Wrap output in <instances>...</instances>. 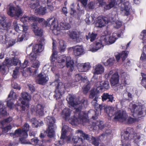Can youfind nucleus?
Returning <instances> with one entry per match:
<instances>
[{"mask_svg": "<svg viewBox=\"0 0 146 146\" xmlns=\"http://www.w3.org/2000/svg\"><path fill=\"white\" fill-rule=\"evenodd\" d=\"M69 105V106L74 108L75 110L74 117L69 119L70 114V110L68 108H65L62 111V115L66 120H69L72 125H77L83 122L88 121V114L81 111L82 108L86 107L88 104V101L83 99L76 101L71 96H68L66 99Z\"/></svg>", "mask_w": 146, "mask_h": 146, "instance_id": "nucleus-1", "label": "nucleus"}, {"mask_svg": "<svg viewBox=\"0 0 146 146\" xmlns=\"http://www.w3.org/2000/svg\"><path fill=\"white\" fill-rule=\"evenodd\" d=\"M53 40V53L50 57V60L52 62L56 60L57 62H52L51 63V69L52 71L54 72L56 68V66L59 68L63 67L66 64L68 68H70L71 71L74 69V62L72 60H71L70 57H66L64 55H61L57 56V53L54 50L56 46V42L55 40Z\"/></svg>", "mask_w": 146, "mask_h": 146, "instance_id": "nucleus-2", "label": "nucleus"}, {"mask_svg": "<svg viewBox=\"0 0 146 146\" xmlns=\"http://www.w3.org/2000/svg\"><path fill=\"white\" fill-rule=\"evenodd\" d=\"M105 111L110 117L114 115V121H118L125 123H131L136 121L134 118L128 117L126 111L122 110H119L115 112L113 108L109 107L105 109Z\"/></svg>", "mask_w": 146, "mask_h": 146, "instance_id": "nucleus-3", "label": "nucleus"}, {"mask_svg": "<svg viewBox=\"0 0 146 146\" xmlns=\"http://www.w3.org/2000/svg\"><path fill=\"white\" fill-rule=\"evenodd\" d=\"M32 21L36 23H40L43 22L46 26L50 27L53 33L55 35H58L60 33V31L58 30L59 28H56V26H57L58 22L56 19L54 17L49 18L45 21L43 19L33 16H32Z\"/></svg>", "mask_w": 146, "mask_h": 146, "instance_id": "nucleus-4", "label": "nucleus"}, {"mask_svg": "<svg viewBox=\"0 0 146 146\" xmlns=\"http://www.w3.org/2000/svg\"><path fill=\"white\" fill-rule=\"evenodd\" d=\"M122 146H131L129 143V140L133 139V141L136 143L140 139V137L139 134L134 133L133 129H129L121 135Z\"/></svg>", "mask_w": 146, "mask_h": 146, "instance_id": "nucleus-5", "label": "nucleus"}, {"mask_svg": "<svg viewBox=\"0 0 146 146\" xmlns=\"http://www.w3.org/2000/svg\"><path fill=\"white\" fill-rule=\"evenodd\" d=\"M44 121L48 125V128L46 131L47 135L50 137H53L54 135V129L56 128L55 124V118L50 116H48L44 119Z\"/></svg>", "mask_w": 146, "mask_h": 146, "instance_id": "nucleus-6", "label": "nucleus"}, {"mask_svg": "<svg viewBox=\"0 0 146 146\" xmlns=\"http://www.w3.org/2000/svg\"><path fill=\"white\" fill-rule=\"evenodd\" d=\"M55 84H57L54 95L56 100L60 98L65 91L66 88L69 86V84L67 83L64 84L59 80H57L54 82Z\"/></svg>", "mask_w": 146, "mask_h": 146, "instance_id": "nucleus-7", "label": "nucleus"}, {"mask_svg": "<svg viewBox=\"0 0 146 146\" xmlns=\"http://www.w3.org/2000/svg\"><path fill=\"white\" fill-rule=\"evenodd\" d=\"M95 85L96 88L91 90L89 96V98H90L92 99L95 97L97 93L100 90H102L103 89H107L109 87V83L108 81L97 82L96 83Z\"/></svg>", "mask_w": 146, "mask_h": 146, "instance_id": "nucleus-8", "label": "nucleus"}, {"mask_svg": "<svg viewBox=\"0 0 146 146\" xmlns=\"http://www.w3.org/2000/svg\"><path fill=\"white\" fill-rule=\"evenodd\" d=\"M17 64L20 66L21 63L20 61L16 57H14L11 58H6L3 63L1 64L2 66V68H4V72H3V74H5L7 72V67L11 66L13 65L16 66Z\"/></svg>", "mask_w": 146, "mask_h": 146, "instance_id": "nucleus-9", "label": "nucleus"}, {"mask_svg": "<svg viewBox=\"0 0 146 146\" xmlns=\"http://www.w3.org/2000/svg\"><path fill=\"white\" fill-rule=\"evenodd\" d=\"M107 34L101 36V39L103 40V42H105L106 44H111L114 43L118 37H121V35H117V32H114L112 34H111L110 32L107 31L105 32Z\"/></svg>", "mask_w": 146, "mask_h": 146, "instance_id": "nucleus-10", "label": "nucleus"}, {"mask_svg": "<svg viewBox=\"0 0 146 146\" xmlns=\"http://www.w3.org/2000/svg\"><path fill=\"white\" fill-rule=\"evenodd\" d=\"M143 106L140 104L137 106L133 103L130 104L129 105V108L131 112L133 113L132 115L134 116H138L139 117H141L140 116H142L143 113Z\"/></svg>", "mask_w": 146, "mask_h": 146, "instance_id": "nucleus-11", "label": "nucleus"}, {"mask_svg": "<svg viewBox=\"0 0 146 146\" xmlns=\"http://www.w3.org/2000/svg\"><path fill=\"white\" fill-rule=\"evenodd\" d=\"M69 129L68 126L65 125L64 126L62 129V132L60 138V140L56 142L55 145L57 146H61L63 145L64 141L67 142L70 141L71 138L70 137L68 136L66 137V133L68 131V130Z\"/></svg>", "mask_w": 146, "mask_h": 146, "instance_id": "nucleus-12", "label": "nucleus"}, {"mask_svg": "<svg viewBox=\"0 0 146 146\" xmlns=\"http://www.w3.org/2000/svg\"><path fill=\"white\" fill-rule=\"evenodd\" d=\"M9 6L7 13L9 16L12 17L15 16L17 19L22 14V11L20 8H15L11 5H9Z\"/></svg>", "mask_w": 146, "mask_h": 146, "instance_id": "nucleus-13", "label": "nucleus"}, {"mask_svg": "<svg viewBox=\"0 0 146 146\" xmlns=\"http://www.w3.org/2000/svg\"><path fill=\"white\" fill-rule=\"evenodd\" d=\"M17 96L13 90H12L11 91L7 101V106L10 109L14 108L15 105L14 104V102L17 99Z\"/></svg>", "mask_w": 146, "mask_h": 146, "instance_id": "nucleus-14", "label": "nucleus"}, {"mask_svg": "<svg viewBox=\"0 0 146 146\" xmlns=\"http://www.w3.org/2000/svg\"><path fill=\"white\" fill-rule=\"evenodd\" d=\"M104 44H105V42H103V40L101 39V37L100 40L96 41L90 46L89 50L93 52H95L99 49L102 48Z\"/></svg>", "mask_w": 146, "mask_h": 146, "instance_id": "nucleus-15", "label": "nucleus"}, {"mask_svg": "<svg viewBox=\"0 0 146 146\" xmlns=\"http://www.w3.org/2000/svg\"><path fill=\"white\" fill-rule=\"evenodd\" d=\"M125 1V0L118 4H115L113 7L116 5H119V4L122 3L120 7V10L121 13L124 15H128L129 14L130 5L128 1H126L124 2Z\"/></svg>", "mask_w": 146, "mask_h": 146, "instance_id": "nucleus-16", "label": "nucleus"}, {"mask_svg": "<svg viewBox=\"0 0 146 146\" xmlns=\"http://www.w3.org/2000/svg\"><path fill=\"white\" fill-rule=\"evenodd\" d=\"M117 15L115 13L110 14L109 15V21L110 22H113V27L115 28H120L122 25L121 22L118 20L116 21L117 17Z\"/></svg>", "mask_w": 146, "mask_h": 146, "instance_id": "nucleus-17", "label": "nucleus"}, {"mask_svg": "<svg viewBox=\"0 0 146 146\" xmlns=\"http://www.w3.org/2000/svg\"><path fill=\"white\" fill-rule=\"evenodd\" d=\"M48 80V78L47 75L44 72H41L40 73L36 79V82L41 84L45 83Z\"/></svg>", "mask_w": 146, "mask_h": 146, "instance_id": "nucleus-18", "label": "nucleus"}, {"mask_svg": "<svg viewBox=\"0 0 146 146\" xmlns=\"http://www.w3.org/2000/svg\"><path fill=\"white\" fill-rule=\"evenodd\" d=\"M32 63L31 67L27 68L26 71V72L25 73H27L28 74H31L32 72H33V70L32 69V67L35 68L34 71L35 74L37 72L38 68L39 67L40 65V62L38 61V60H37L32 62Z\"/></svg>", "mask_w": 146, "mask_h": 146, "instance_id": "nucleus-19", "label": "nucleus"}, {"mask_svg": "<svg viewBox=\"0 0 146 146\" xmlns=\"http://www.w3.org/2000/svg\"><path fill=\"white\" fill-rule=\"evenodd\" d=\"M104 68L101 64H98L93 67L92 72L94 74L93 78L96 75H100L103 73L104 72Z\"/></svg>", "mask_w": 146, "mask_h": 146, "instance_id": "nucleus-20", "label": "nucleus"}, {"mask_svg": "<svg viewBox=\"0 0 146 146\" xmlns=\"http://www.w3.org/2000/svg\"><path fill=\"white\" fill-rule=\"evenodd\" d=\"M10 135L11 136H13L14 137L19 136H20V140L22 143L27 144L31 143L29 141L26 139L27 137H25L24 135L21 134L20 133L18 130H16L15 133H11Z\"/></svg>", "mask_w": 146, "mask_h": 146, "instance_id": "nucleus-21", "label": "nucleus"}, {"mask_svg": "<svg viewBox=\"0 0 146 146\" xmlns=\"http://www.w3.org/2000/svg\"><path fill=\"white\" fill-rule=\"evenodd\" d=\"M73 50V54L76 56L82 55L85 53L84 50L81 45H77L72 48Z\"/></svg>", "mask_w": 146, "mask_h": 146, "instance_id": "nucleus-22", "label": "nucleus"}, {"mask_svg": "<svg viewBox=\"0 0 146 146\" xmlns=\"http://www.w3.org/2000/svg\"><path fill=\"white\" fill-rule=\"evenodd\" d=\"M110 22L106 17H98V20L96 23V27H102L106 25Z\"/></svg>", "mask_w": 146, "mask_h": 146, "instance_id": "nucleus-23", "label": "nucleus"}, {"mask_svg": "<svg viewBox=\"0 0 146 146\" xmlns=\"http://www.w3.org/2000/svg\"><path fill=\"white\" fill-rule=\"evenodd\" d=\"M72 140L74 143L73 146H86V144L84 140L81 138L77 136H73Z\"/></svg>", "mask_w": 146, "mask_h": 146, "instance_id": "nucleus-24", "label": "nucleus"}, {"mask_svg": "<svg viewBox=\"0 0 146 146\" xmlns=\"http://www.w3.org/2000/svg\"><path fill=\"white\" fill-rule=\"evenodd\" d=\"M56 28H59L58 30L60 31V33L58 35L61 34L63 32L62 31L65 29H68L70 28V25L69 23L66 22L65 21L61 22L60 25H58V24L57 26H56Z\"/></svg>", "mask_w": 146, "mask_h": 146, "instance_id": "nucleus-25", "label": "nucleus"}, {"mask_svg": "<svg viewBox=\"0 0 146 146\" xmlns=\"http://www.w3.org/2000/svg\"><path fill=\"white\" fill-rule=\"evenodd\" d=\"M81 3L87 9H93L96 6V3L94 1H90L87 5L88 0H80Z\"/></svg>", "mask_w": 146, "mask_h": 146, "instance_id": "nucleus-26", "label": "nucleus"}, {"mask_svg": "<svg viewBox=\"0 0 146 146\" xmlns=\"http://www.w3.org/2000/svg\"><path fill=\"white\" fill-rule=\"evenodd\" d=\"M78 67L79 71L80 72H86L91 68V66L89 62L78 64Z\"/></svg>", "mask_w": 146, "mask_h": 146, "instance_id": "nucleus-27", "label": "nucleus"}, {"mask_svg": "<svg viewBox=\"0 0 146 146\" xmlns=\"http://www.w3.org/2000/svg\"><path fill=\"white\" fill-rule=\"evenodd\" d=\"M44 108L43 105L39 104L35 106L33 109H32L31 110L33 112H36L37 114L40 116H42L44 114Z\"/></svg>", "mask_w": 146, "mask_h": 146, "instance_id": "nucleus-28", "label": "nucleus"}, {"mask_svg": "<svg viewBox=\"0 0 146 146\" xmlns=\"http://www.w3.org/2000/svg\"><path fill=\"white\" fill-rule=\"evenodd\" d=\"M67 33L69 35L70 38L76 41L77 42L80 41L79 38V33L77 31H68Z\"/></svg>", "mask_w": 146, "mask_h": 146, "instance_id": "nucleus-29", "label": "nucleus"}, {"mask_svg": "<svg viewBox=\"0 0 146 146\" xmlns=\"http://www.w3.org/2000/svg\"><path fill=\"white\" fill-rule=\"evenodd\" d=\"M124 0H110L109 3L105 6L104 7L105 9L108 10L113 7L115 4H118Z\"/></svg>", "mask_w": 146, "mask_h": 146, "instance_id": "nucleus-30", "label": "nucleus"}, {"mask_svg": "<svg viewBox=\"0 0 146 146\" xmlns=\"http://www.w3.org/2000/svg\"><path fill=\"white\" fill-rule=\"evenodd\" d=\"M111 85L112 86L117 85L119 83V78L117 73H115L112 76L110 79Z\"/></svg>", "mask_w": 146, "mask_h": 146, "instance_id": "nucleus-31", "label": "nucleus"}, {"mask_svg": "<svg viewBox=\"0 0 146 146\" xmlns=\"http://www.w3.org/2000/svg\"><path fill=\"white\" fill-rule=\"evenodd\" d=\"M29 128L30 126L29 124L26 123L23 126L22 130L18 129L16 130H18L21 134L24 135L25 137H27L28 135L27 132L29 130Z\"/></svg>", "mask_w": 146, "mask_h": 146, "instance_id": "nucleus-32", "label": "nucleus"}, {"mask_svg": "<svg viewBox=\"0 0 146 146\" xmlns=\"http://www.w3.org/2000/svg\"><path fill=\"white\" fill-rule=\"evenodd\" d=\"M75 135V136H77L80 137L79 136L83 137L84 139H86L87 140H89L90 139V137L89 135L84 133L81 130H78L76 131Z\"/></svg>", "mask_w": 146, "mask_h": 146, "instance_id": "nucleus-33", "label": "nucleus"}, {"mask_svg": "<svg viewBox=\"0 0 146 146\" xmlns=\"http://www.w3.org/2000/svg\"><path fill=\"white\" fill-rule=\"evenodd\" d=\"M22 99L20 98L17 102V105L20 106L21 108V111L23 112L25 110L26 108H28L29 107V104L28 102H25V101H22Z\"/></svg>", "mask_w": 146, "mask_h": 146, "instance_id": "nucleus-34", "label": "nucleus"}, {"mask_svg": "<svg viewBox=\"0 0 146 146\" xmlns=\"http://www.w3.org/2000/svg\"><path fill=\"white\" fill-rule=\"evenodd\" d=\"M35 13L37 14L44 15L48 13V11L45 7L41 6L35 10Z\"/></svg>", "mask_w": 146, "mask_h": 146, "instance_id": "nucleus-35", "label": "nucleus"}, {"mask_svg": "<svg viewBox=\"0 0 146 146\" xmlns=\"http://www.w3.org/2000/svg\"><path fill=\"white\" fill-rule=\"evenodd\" d=\"M121 82L124 85L129 83V76L125 72L122 73L121 74Z\"/></svg>", "mask_w": 146, "mask_h": 146, "instance_id": "nucleus-36", "label": "nucleus"}, {"mask_svg": "<svg viewBox=\"0 0 146 146\" xmlns=\"http://www.w3.org/2000/svg\"><path fill=\"white\" fill-rule=\"evenodd\" d=\"M74 80L76 82H78L80 80L86 83H88V81L86 76L82 77L80 74H76L74 76Z\"/></svg>", "mask_w": 146, "mask_h": 146, "instance_id": "nucleus-37", "label": "nucleus"}, {"mask_svg": "<svg viewBox=\"0 0 146 146\" xmlns=\"http://www.w3.org/2000/svg\"><path fill=\"white\" fill-rule=\"evenodd\" d=\"M32 28L35 34L37 36L42 35V31L41 29L39 28L36 24H33L32 26Z\"/></svg>", "mask_w": 146, "mask_h": 146, "instance_id": "nucleus-38", "label": "nucleus"}, {"mask_svg": "<svg viewBox=\"0 0 146 146\" xmlns=\"http://www.w3.org/2000/svg\"><path fill=\"white\" fill-rule=\"evenodd\" d=\"M43 49V46L41 44H36L34 45L33 48V52L37 54L39 52H42Z\"/></svg>", "mask_w": 146, "mask_h": 146, "instance_id": "nucleus-39", "label": "nucleus"}, {"mask_svg": "<svg viewBox=\"0 0 146 146\" xmlns=\"http://www.w3.org/2000/svg\"><path fill=\"white\" fill-rule=\"evenodd\" d=\"M11 26L10 23L5 21L2 23H0V29L7 31L10 29Z\"/></svg>", "mask_w": 146, "mask_h": 146, "instance_id": "nucleus-40", "label": "nucleus"}, {"mask_svg": "<svg viewBox=\"0 0 146 146\" xmlns=\"http://www.w3.org/2000/svg\"><path fill=\"white\" fill-rule=\"evenodd\" d=\"M22 72V75L24 76H26V75L21 70V68L17 67L16 69L13 70V73L12 75L13 77L15 78H17L19 75V72Z\"/></svg>", "mask_w": 146, "mask_h": 146, "instance_id": "nucleus-41", "label": "nucleus"}, {"mask_svg": "<svg viewBox=\"0 0 146 146\" xmlns=\"http://www.w3.org/2000/svg\"><path fill=\"white\" fill-rule=\"evenodd\" d=\"M30 6L33 9H38L39 7V3L38 0H31L30 2Z\"/></svg>", "mask_w": 146, "mask_h": 146, "instance_id": "nucleus-42", "label": "nucleus"}, {"mask_svg": "<svg viewBox=\"0 0 146 146\" xmlns=\"http://www.w3.org/2000/svg\"><path fill=\"white\" fill-rule=\"evenodd\" d=\"M94 18V17L93 15H90L88 14H87L86 15L85 21L88 24H90L93 23Z\"/></svg>", "mask_w": 146, "mask_h": 146, "instance_id": "nucleus-43", "label": "nucleus"}, {"mask_svg": "<svg viewBox=\"0 0 146 146\" xmlns=\"http://www.w3.org/2000/svg\"><path fill=\"white\" fill-rule=\"evenodd\" d=\"M28 33L20 34L18 36L17 40V41L21 42L23 40H26L27 39Z\"/></svg>", "mask_w": 146, "mask_h": 146, "instance_id": "nucleus-44", "label": "nucleus"}, {"mask_svg": "<svg viewBox=\"0 0 146 146\" xmlns=\"http://www.w3.org/2000/svg\"><path fill=\"white\" fill-rule=\"evenodd\" d=\"M102 99L103 101H105L107 99H109L108 101L112 102L114 101L112 95H110L108 94H104L102 96Z\"/></svg>", "mask_w": 146, "mask_h": 146, "instance_id": "nucleus-45", "label": "nucleus"}, {"mask_svg": "<svg viewBox=\"0 0 146 146\" xmlns=\"http://www.w3.org/2000/svg\"><path fill=\"white\" fill-rule=\"evenodd\" d=\"M97 35L96 33H89L88 35L86 36L87 40H90L91 41H94L96 38Z\"/></svg>", "mask_w": 146, "mask_h": 146, "instance_id": "nucleus-46", "label": "nucleus"}, {"mask_svg": "<svg viewBox=\"0 0 146 146\" xmlns=\"http://www.w3.org/2000/svg\"><path fill=\"white\" fill-rule=\"evenodd\" d=\"M21 95L23 100L27 101H30L31 99V96L27 92H23L21 93Z\"/></svg>", "mask_w": 146, "mask_h": 146, "instance_id": "nucleus-47", "label": "nucleus"}, {"mask_svg": "<svg viewBox=\"0 0 146 146\" xmlns=\"http://www.w3.org/2000/svg\"><path fill=\"white\" fill-rule=\"evenodd\" d=\"M32 120H33L32 124L34 127H37L42 125L43 124V122L42 121H39L35 118H33Z\"/></svg>", "mask_w": 146, "mask_h": 146, "instance_id": "nucleus-48", "label": "nucleus"}, {"mask_svg": "<svg viewBox=\"0 0 146 146\" xmlns=\"http://www.w3.org/2000/svg\"><path fill=\"white\" fill-rule=\"evenodd\" d=\"M59 47V48L60 51L63 52L65 50L66 46L64 41L63 40H59L58 42Z\"/></svg>", "mask_w": 146, "mask_h": 146, "instance_id": "nucleus-49", "label": "nucleus"}, {"mask_svg": "<svg viewBox=\"0 0 146 146\" xmlns=\"http://www.w3.org/2000/svg\"><path fill=\"white\" fill-rule=\"evenodd\" d=\"M20 26H21V25L18 23L17 20H15L13 21V26L15 31L17 32H18L19 31H21V29L20 28Z\"/></svg>", "mask_w": 146, "mask_h": 146, "instance_id": "nucleus-50", "label": "nucleus"}, {"mask_svg": "<svg viewBox=\"0 0 146 146\" xmlns=\"http://www.w3.org/2000/svg\"><path fill=\"white\" fill-rule=\"evenodd\" d=\"M115 60L114 58H109L107 60L106 63H105V66H112L113 65Z\"/></svg>", "mask_w": 146, "mask_h": 146, "instance_id": "nucleus-51", "label": "nucleus"}, {"mask_svg": "<svg viewBox=\"0 0 146 146\" xmlns=\"http://www.w3.org/2000/svg\"><path fill=\"white\" fill-rule=\"evenodd\" d=\"M29 58L31 62L38 60L37 58V54L33 52L29 56Z\"/></svg>", "mask_w": 146, "mask_h": 146, "instance_id": "nucleus-52", "label": "nucleus"}, {"mask_svg": "<svg viewBox=\"0 0 146 146\" xmlns=\"http://www.w3.org/2000/svg\"><path fill=\"white\" fill-rule=\"evenodd\" d=\"M12 118L10 117L5 119L3 120L0 122V126L1 125H2V126H4L5 125L6 123H10L12 121Z\"/></svg>", "mask_w": 146, "mask_h": 146, "instance_id": "nucleus-53", "label": "nucleus"}, {"mask_svg": "<svg viewBox=\"0 0 146 146\" xmlns=\"http://www.w3.org/2000/svg\"><path fill=\"white\" fill-rule=\"evenodd\" d=\"M141 75L142 76V79L141 82V85L144 86L146 89V75L143 73H141Z\"/></svg>", "mask_w": 146, "mask_h": 146, "instance_id": "nucleus-54", "label": "nucleus"}, {"mask_svg": "<svg viewBox=\"0 0 146 146\" xmlns=\"http://www.w3.org/2000/svg\"><path fill=\"white\" fill-rule=\"evenodd\" d=\"M31 20H32V16L30 17L26 15H24L21 19V21L23 23Z\"/></svg>", "mask_w": 146, "mask_h": 146, "instance_id": "nucleus-55", "label": "nucleus"}, {"mask_svg": "<svg viewBox=\"0 0 146 146\" xmlns=\"http://www.w3.org/2000/svg\"><path fill=\"white\" fill-rule=\"evenodd\" d=\"M89 83V82L88 81V83H86L87 84L86 85H84L83 87V92L85 94H86L90 89V86Z\"/></svg>", "mask_w": 146, "mask_h": 146, "instance_id": "nucleus-56", "label": "nucleus"}, {"mask_svg": "<svg viewBox=\"0 0 146 146\" xmlns=\"http://www.w3.org/2000/svg\"><path fill=\"white\" fill-rule=\"evenodd\" d=\"M0 126L2 130V129L3 132L5 133L8 132L12 128V126L10 125H8L4 128L3 127V126L1 125Z\"/></svg>", "mask_w": 146, "mask_h": 146, "instance_id": "nucleus-57", "label": "nucleus"}, {"mask_svg": "<svg viewBox=\"0 0 146 146\" xmlns=\"http://www.w3.org/2000/svg\"><path fill=\"white\" fill-rule=\"evenodd\" d=\"M31 141L32 143L36 145V146H44V145L42 144L40 145L39 144V141L37 137H34L32 139H31Z\"/></svg>", "mask_w": 146, "mask_h": 146, "instance_id": "nucleus-58", "label": "nucleus"}, {"mask_svg": "<svg viewBox=\"0 0 146 146\" xmlns=\"http://www.w3.org/2000/svg\"><path fill=\"white\" fill-rule=\"evenodd\" d=\"M7 115L6 109L5 107L0 108V117L4 116Z\"/></svg>", "mask_w": 146, "mask_h": 146, "instance_id": "nucleus-59", "label": "nucleus"}, {"mask_svg": "<svg viewBox=\"0 0 146 146\" xmlns=\"http://www.w3.org/2000/svg\"><path fill=\"white\" fill-rule=\"evenodd\" d=\"M116 72L113 70H110L105 74L104 76L105 77L106 79H108L110 77L111 78L112 76H113V75Z\"/></svg>", "mask_w": 146, "mask_h": 146, "instance_id": "nucleus-60", "label": "nucleus"}, {"mask_svg": "<svg viewBox=\"0 0 146 146\" xmlns=\"http://www.w3.org/2000/svg\"><path fill=\"white\" fill-rule=\"evenodd\" d=\"M120 54L122 61H123L127 58L128 54V52L127 51H123Z\"/></svg>", "mask_w": 146, "mask_h": 146, "instance_id": "nucleus-61", "label": "nucleus"}, {"mask_svg": "<svg viewBox=\"0 0 146 146\" xmlns=\"http://www.w3.org/2000/svg\"><path fill=\"white\" fill-rule=\"evenodd\" d=\"M47 10L48 12H52L54 10V5L55 4H50L49 3H47Z\"/></svg>", "mask_w": 146, "mask_h": 146, "instance_id": "nucleus-62", "label": "nucleus"}, {"mask_svg": "<svg viewBox=\"0 0 146 146\" xmlns=\"http://www.w3.org/2000/svg\"><path fill=\"white\" fill-rule=\"evenodd\" d=\"M97 125H96V126L94 127V129H95V127L97 128V127H98L100 129H103L104 126L103 124V123L102 121H100V122H98L97 123Z\"/></svg>", "mask_w": 146, "mask_h": 146, "instance_id": "nucleus-63", "label": "nucleus"}, {"mask_svg": "<svg viewBox=\"0 0 146 146\" xmlns=\"http://www.w3.org/2000/svg\"><path fill=\"white\" fill-rule=\"evenodd\" d=\"M92 143L95 146H98L99 145V139L92 137Z\"/></svg>", "mask_w": 146, "mask_h": 146, "instance_id": "nucleus-64", "label": "nucleus"}]
</instances>
